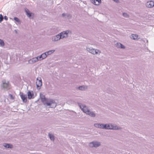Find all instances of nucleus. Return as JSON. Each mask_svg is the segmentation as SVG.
<instances>
[{"label": "nucleus", "mask_w": 154, "mask_h": 154, "mask_svg": "<svg viewBox=\"0 0 154 154\" xmlns=\"http://www.w3.org/2000/svg\"><path fill=\"white\" fill-rule=\"evenodd\" d=\"M94 126L96 127L100 128H104L108 129H119V128H118V127L115 125L113 126L112 125L109 124H96L94 125Z\"/></svg>", "instance_id": "f257e3e1"}, {"label": "nucleus", "mask_w": 154, "mask_h": 154, "mask_svg": "<svg viewBox=\"0 0 154 154\" xmlns=\"http://www.w3.org/2000/svg\"><path fill=\"white\" fill-rule=\"evenodd\" d=\"M80 107L83 112L86 114L89 115L91 117L95 116V114L93 112H90L86 106L81 105L80 106Z\"/></svg>", "instance_id": "f03ea898"}, {"label": "nucleus", "mask_w": 154, "mask_h": 154, "mask_svg": "<svg viewBox=\"0 0 154 154\" xmlns=\"http://www.w3.org/2000/svg\"><path fill=\"white\" fill-rule=\"evenodd\" d=\"M40 97L43 104L45 106H48V99L45 97V95L41 93L40 94Z\"/></svg>", "instance_id": "7ed1b4c3"}, {"label": "nucleus", "mask_w": 154, "mask_h": 154, "mask_svg": "<svg viewBox=\"0 0 154 154\" xmlns=\"http://www.w3.org/2000/svg\"><path fill=\"white\" fill-rule=\"evenodd\" d=\"M36 84L37 88L38 89H40L42 84V79L41 77H38L37 78L36 82Z\"/></svg>", "instance_id": "20e7f679"}, {"label": "nucleus", "mask_w": 154, "mask_h": 154, "mask_svg": "<svg viewBox=\"0 0 154 154\" xmlns=\"http://www.w3.org/2000/svg\"><path fill=\"white\" fill-rule=\"evenodd\" d=\"M57 104L53 100H50L49 101V107L54 108L56 106Z\"/></svg>", "instance_id": "39448f33"}, {"label": "nucleus", "mask_w": 154, "mask_h": 154, "mask_svg": "<svg viewBox=\"0 0 154 154\" xmlns=\"http://www.w3.org/2000/svg\"><path fill=\"white\" fill-rule=\"evenodd\" d=\"M100 143L99 142H91L89 144V146L91 147H97L100 145Z\"/></svg>", "instance_id": "423d86ee"}, {"label": "nucleus", "mask_w": 154, "mask_h": 154, "mask_svg": "<svg viewBox=\"0 0 154 154\" xmlns=\"http://www.w3.org/2000/svg\"><path fill=\"white\" fill-rule=\"evenodd\" d=\"M28 98L29 99H31L34 98V94L33 91H29L27 93Z\"/></svg>", "instance_id": "0eeeda50"}, {"label": "nucleus", "mask_w": 154, "mask_h": 154, "mask_svg": "<svg viewBox=\"0 0 154 154\" xmlns=\"http://www.w3.org/2000/svg\"><path fill=\"white\" fill-rule=\"evenodd\" d=\"M20 96L23 102L24 103H26L27 101V97L26 96L22 93L20 95Z\"/></svg>", "instance_id": "6e6552de"}, {"label": "nucleus", "mask_w": 154, "mask_h": 154, "mask_svg": "<svg viewBox=\"0 0 154 154\" xmlns=\"http://www.w3.org/2000/svg\"><path fill=\"white\" fill-rule=\"evenodd\" d=\"M146 6L148 8H152L154 6V2L151 1L148 2L146 3Z\"/></svg>", "instance_id": "1a4fd4ad"}, {"label": "nucleus", "mask_w": 154, "mask_h": 154, "mask_svg": "<svg viewBox=\"0 0 154 154\" xmlns=\"http://www.w3.org/2000/svg\"><path fill=\"white\" fill-rule=\"evenodd\" d=\"M38 61L37 57H35L30 59L29 60V63L30 64H33Z\"/></svg>", "instance_id": "9d476101"}, {"label": "nucleus", "mask_w": 154, "mask_h": 154, "mask_svg": "<svg viewBox=\"0 0 154 154\" xmlns=\"http://www.w3.org/2000/svg\"><path fill=\"white\" fill-rule=\"evenodd\" d=\"M91 2L95 5H99L101 2V0H91Z\"/></svg>", "instance_id": "9b49d317"}, {"label": "nucleus", "mask_w": 154, "mask_h": 154, "mask_svg": "<svg viewBox=\"0 0 154 154\" xmlns=\"http://www.w3.org/2000/svg\"><path fill=\"white\" fill-rule=\"evenodd\" d=\"M90 52L94 54H98L100 53V52L99 50H97L94 49H92L90 50Z\"/></svg>", "instance_id": "f8f14e48"}, {"label": "nucleus", "mask_w": 154, "mask_h": 154, "mask_svg": "<svg viewBox=\"0 0 154 154\" xmlns=\"http://www.w3.org/2000/svg\"><path fill=\"white\" fill-rule=\"evenodd\" d=\"M67 32H63L60 34V35L61 37V38L67 37L68 33Z\"/></svg>", "instance_id": "ddd939ff"}, {"label": "nucleus", "mask_w": 154, "mask_h": 154, "mask_svg": "<svg viewBox=\"0 0 154 154\" xmlns=\"http://www.w3.org/2000/svg\"><path fill=\"white\" fill-rule=\"evenodd\" d=\"M3 86V88L5 89H8L9 88V84L8 83H4Z\"/></svg>", "instance_id": "4468645a"}, {"label": "nucleus", "mask_w": 154, "mask_h": 154, "mask_svg": "<svg viewBox=\"0 0 154 154\" xmlns=\"http://www.w3.org/2000/svg\"><path fill=\"white\" fill-rule=\"evenodd\" d=\"M25 12L26 13V15H27V16L29 17H31V16H32V13H30L29 12V10L28 9L26 8L25 9Z\"/></svg>", "instance_id": "2eb2a0df"}, {"label": "nucleus", "mask_w": 154, "mask_h": 154, "mask_svg": "<svg viewBox=\"0 0 154 154\" xmlns=\"http://www.w3.org/2000/svg\"><path fill=\"white\" fill-rule=\"evenodd\" d=\"M3 146L6 148H11L13 147V146L12 145L6 143H4Z\"/></svg>", "instance_id": "dca6fc26"}, {"label": "nucleus", "mask_w": 154, "mask_h": 154, "mask_svg": "<svg viewBox=\"0 0 154 154\" xmlns=\"http://www.w3.org/2000/svg\"><path fill=\"white\" fill-rule=\"evenodd\" d=\"M61 38V37L60 36V35L58 34L54 37L53 40L54 41H57Z\"/></svg>", "instance_id": "f3484780"}, {"label": "nucleus", "mask_w": 154, "mask_h": 154, "mask_svg": "<svg viewBox=\"0 0 154 154\" xmlns=\"http://www.w3.org/2000/svg\"><path fill=\"white\" fill-rule=\"evenodd\" d=\"M42 54V59H43L46 57L48 55V51H47L46 52L43 53Z\"/></svg>", "instance_id": "a211bd4d"}, {"label": "nucleus", "mask_w": 154, "mask_h": 154, "mask_svg": "<svg viewBox=\"0 0 154 154\" xmlns=\"http://www.w3.org/2000/svg\"><path fill=\"white\" fill-rule=\"evenodd\" d=\"M138 37V35L137 34H132L131 35V38L134 40L137 39Z\"/></svg>", "instance_id": "6ab92c4d"}, {"label": "nucleus", "mask_w": 154, "mask_h": 154, "mask_svg": "<svg viewBox=\"0 0 154 154\" xmlns=\"http://www.w3.org/2000/svg\"><path fill=\"white\" fill-rule=\"evenodd\" d=\"M117 46L118 48H125V47L120 43H117Z\"/></svg>", "instance_id": "aec40b11"}, {"label": "nucleus", "mask_w": 154, "mask_h": 154, "mask_svg": "<svg viewBox=\"0 0 154 154\" xmlns=\"http://www.w3.org/2000/svg\"><path fill=\"white\" fill-rule=\"evenodd\" d=\"M5 45V43L4 41L0 39V46H3Z\"/></svg>", "instance_id": "412c9836"}, {"label": "nucleus", "mask_w": 154, "mask_h": 154, "mask_svg": "<svg viewBox=\"0 0 154 154\" xmlns=\"http://www.w3.org/2000/svg\"><path fill=\"white\" fill-rule=\"evenodd\" d=\"M14 19L16 22L18 23H20V20L17 17H14Z\"/></svg>", "instance_id": "4be33fe9"}, {"label": "nucleus", "mask_w": 154, "mask_h": 154, "mask_svg": "<svg viewBox=\"0 0 154 154\" xmlns=\"http://www.w3.org/2000/svg\"><path fill=\"white\" fill-rule=\"evenodd\" d=\"M49 137H50V139L51 140L54 141V136L52 134H49Z\"/></svg>", "instance_id": "5701e85b"}, {"label": "nucleus", "mask_w": 154, "mask_h": 154, "mask_svg": "<svg viewBox=\"0 0 154 154\" xmlns=\"http://www.w3.org/2000/svg\"><path fill=\"white\" fill-rule=\"evenodd\" d=\"M37 57V58H38V60H43V59H42V54L38 56Z\"/></svg>", "instance_id": "b1692460"}, {"label": "nucleus", "mask_w": 154, "mask_h": 154, "mask_svg": "<svg viewBox=\"0 0 154 154\" xmlns=\"http://www.w3.org/2000/svg\"><path fill=\"white\" fill-rule=\"evenodd\" d=\"M3 17L2 15L1 14H0V23H1L3 20Z\"/></svg>", "instance_id": "393cba45"}, {"label": "nucleus", "mask_w": 154, "mask_h": 154, "mask_svg": "<svg viewBox=\"0 0 154 154\" xmlns=\"http://www.w3.org/2000/svg\"><path fill=\"white\" fill-rule=\"evenodd\" d=\"M9 95L10 96V98L11 100H14V97L12 94H9Z\"/></svg>", "instance_id": "a878e982"}, {"label": "nucleus", "mask_w": 154, "mask_h": 154, "mask_svg": "<svg viewBox=\"0 0 154 154\" xmlns=\"http://www.w3.org/2000/svg\"><path fill=\"white\" fill-rule=\"evenodd\" d=\"M79 89L80 90H83L85 89V87L82 86H80L79 87Z\"/></svg>", "instance_id": "bb28decb"}, {"label": "nucleus", "mask_w": 154, "mask_h": 154, "mask_svg": "<svg viewBox=\"0 0 154 154\" xmlns=\"http://www.w3.org/2000/svg\"><path fill=\"white\" fill-rule=\"evenodd\" d=\"M54 50H51V51H48L49 54H52V53L54 52Z\"/></svg>", "instance_id": "cd10ccee"}, {"label": "nucleus", "mask_w": 154, "mask_h": 154, "mask_svg": "<svg viewBox=\"0 0 154 154\" xmlns=\"http://www.w3.org/2000/svg\"><path fill=\"white\" fill-rule=\"evenodd\" d=\"M123 15L125 17H127L128 16L127 14L125 13L123 14Z\"/></svg>", "instance_id": "c85d7f7f"}, {"label": "nucleus", "mask_w": 154, "mask_h": 154, "mask_svg": "<svg viewBox=\"0 0 154 154\" xmlns=\"http://www.w3.org/2000/svg\"><path fill=\"white\" fill-rule=\"evenodd\" d=\"M4 19L5 20H8V18L6 16H4Z\"/></svg>", "instance_id": "c756f323"}, {"label": "nucleus", "mask_w": 154, "mask_h": 154, "mask_svg": "<svg viewBox=\"0 0 154 154\" xmlns=\"http://www.w3.org/2000/svg\"><path fill=\"white\" fill-rule=\"evenodd\" d=\"M65 14H62V16H63V17H64V16H65Z\"/></svg>", "instance_id": "7c9ffc66"}]
</instances>
